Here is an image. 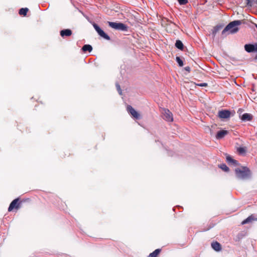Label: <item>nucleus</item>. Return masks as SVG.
<instances>
[{
  "label": "nucleus",
  "instance_id": "1",
  "mask_svg": "<svg viewBox=\"0 0 257 257\" xmlns=\"http://www.w3.org/2000/svg\"><path fill=\"white\" fill-rule=\"evenodd\" d=\"M235 173L237 178L241 180L248 179L251 177L250 170L246 167L241 166L235 169Z\"/></svg>",
  "mask_w": 257,
  "mask_h": 257
},
{
  "label": "nucleus",
  "instance_id": "2",
  "mask_svg": "<svg viewBox=\"0 0 257 257\" xmlns=\"http://www.w3.org/2000/svg\"><path fill=\"white\" fill-rule=\"evenodd\" d=\"M241 24L240 20H235L229 23L223 29L222 34H224L227 31H230V33L234 34L238 31V26Z\"/></svg>",
  "mask_w": 257,
  "mask_h": 257
},
{
  "label": "nucleus",
  "instance_id": "3",
  "mask_svg": "<svg viewBox=\"0 0 257 257\" xmlns=\"http://www.w3.org/2000/svg\"><path fill=\"white\" fill-rule=\"evenodd\" d=\"M108 24L109 27L115 30H121L122 31H127V26L123 23L108 22Z\"/></svg>",
  "mask_w": 257,
  "mask_h": 257
},
{
  "label": "nucleus",
  "instance_id": "4",
  "mask_svg": "<svg viewBox=\"0 0 257 257\" xmlns=\"http://www.w3.org/2000/svg\"><path fill=\"white\" fill-rule=\"evenodd\" d=\"M93 26L100 36L105 40H110V37L108 36L102 30H101L96 24L94 23Z\"/></svg>",
  "mask_w": 257,
  "mask_h": 257
},
{
  "label": "nucleus",
  "instance_id": "5",
  "mask_svg": "<svg viewBox=\"0 0 257 257\" xmlns=\"http://www.w3.org/2000/svg\"><path fill=\"white\" fill-rule=\"evenodd\" d=\"M163 118L167 121L171 122L173 120L172 112L168 109H164L162 112Z\"/></svg>",
  "mask_w": 257,
  "mask_h": 257
},
{
  "label": "nucleus",
  "instance_id": "6",
  "mask_svg": "<svg viewBox=\"0 0 257 257\" xmlns=\"http://www.w3.org/2000/svg\"><path fill=\"white\" fill-rule=\"evenodd\" d=\"M244 49L248 53L257 52V43L254 44H245L244 45ZM255 58L257 59V55Z\"/></svg>",
  "mask_w": 257,
  "mask_h": 257
},
{
  "label": "nucleus",
  "instance_id": "7",
  "mask_svg": "<svg viewBox=\"0 0 257 257\" xmlns=\"http://www.w3.org/2000/svg\"><path fill=\"white\" fill-rule=\"evenodd\" d=\"M127 110L134 118L139 119L140 117L139 113L131 105H127Z\"/></svg>",
  "mask_w": 257,
  "mask_h": 257
},
{
  "label": "nucleus",
  "instance_id": "8",
  "mask_svg": "<svg viewBox=\"0 0 257 257\" xmlns=\"http://www.w3.org/2000/svg\"><path fill=\"white\" fill-rule=\"evenodd\" d=\"M19 201V198H16L14 199L10 204L9 208H8V211H11L13 210V209H18L19 208V204L20 203L18 202Z\"/></svg>",
  "mask_w": 257,
  "mask_h": 257
},
{
  "label": "nucleus",
  "instance_id": "9",
  "mask_svg": "<svg viewBox=\"0 0 257 257\" xmlns=\"http://www.w3.org/2000/svg\"><path fill=\"white\" fill-rule=\"evenodd\" d=\"M239 118L244 122L250 121L252 119L253 115L250 113H244L240 116Z\"/></svg>",
  "mask_w": 257,
  "mask_h": 257
},
{
  "label": "nucleus",
  "instance_id": "10",
  "mask_svg": "<svg viewBox=\"0 0 257 257\" xmlns=\"http://www.w3.org/2000/svg\"><path fill=\"white\" fill-rule=\"evenodd\" d=\"M230 116V112L228 110H222L218 112V116L221 118H228Z\"/></svg>",
  "mask_w": 257,
  "mask_h": 257
},
{
  "label": "nucleus",
  "instance_id": "11",
  "mask_svg": "<svg viewBox=\"0 0 257 257\" xmlns=\"http://www.w3.org/2000/svg\"><path fill=\"white\" fill-rule=\"evenodd\" d=\"M228 132L226 130H221L218 131L216 135V138L217 140H220L223 138L226 135H227Z\"/></svg>",
  "mask_w": 257,
  "mask_h": 257
},
{
  "label": "nucleus",
  "instance_id": "12",
  "mask_svg": "<svg viewBox=\"0 0 257 257\" xmlns=\"http://www.w3.org/2000/svg\"><path fill=\"white\" fill-rule=\"evenodd\" d=\"M226 159L227 162L230 165H232L235 166L238 164V162L236 160L233 159L231 156L229 155L226 156Z\"/></svg>",
  "mask_w": 257,
  "mask_h": 257
},
{
  "label": "nucleus",
  "instance_id": "13",
  "mask_svg": "<svg viewBox=\"0 0 257 257\" xmlns=\"http://www.w3.org/2000/svg\"><path fill=\"white\" fill-rule=\"evenodd\" d=\"M252 221H257V217H255L253 215H251L248 216L246 219L242 221L241 224H245L251 222Z\"/></svg>",
  "mask_w": 257,
  "mask_h": 257
},
{
  "label": "nucleus",
  "instance_id": "14",
  "mask_svg": "<svg viewBox=\"0 0 257 257\" xmlns=\"http://www.w3.org/2000/svg\"><path fill=\"white\" fill-rule=\"evenodd\" d=\"M72 34V31L70 29H64L60 31V35L64 37L65 36H70Z\"/></svg>",
  "mask_w": 257,
  "mask_h": 257
},
{
  "label": "nucleus",
  "instance_id": "15",
  "mask_svg": "<svg viewBox=\"0 0 257 257\" xmlns=\"http://www.w3.org/2000/svg\"><path fill=\"white\" fill-rule=\"evenodd\" d=\"M211 246L216 251H219L221 249L220 244L217 241L213 242L211 243Z\"/></svg>",
  "mask_w": 257,
  "mask_h": 257
},
{
  "label": "nucleus",
  "instance_id": "16",
  "mask_svg": "<svg viewBox=\"0 0 257 257\" xmlns=\"http://www.w3.org/2000/svg\"><path fill=\"white\" fill-rule=\"evenodd\" d=\"M82 50L84 52L86 51L90 52L92 50V47L90 45L85 44L82 47Z\"/></svg>",
  "mask_w": 257,
  "mask_h": 257
},
{
  "label": "nucleus",
  "instance_id": "17",
  "mask_svg": "<svg viewBox=\"0 0 257 257\" xmlns=\"http://www.w3.org/2000/svg\"><path fill=\"white\" fill-rule=\"evenodd\" d=\"M175 46L179 49L182 50L184 48V45L180 40H177L175 43Z\"/></svg>",
  "mask_w": 257,
  "mask_h": 257
},
{
  "label": "nucleus",
  "instance_id": "18",
  "mask_svg": "<svg viewBox=\"0 0 257 257\" xmlns=\"http://www.w3.org/2000/svg\"><path fill=\"white\" fill-rule=\"evenodd\" d=\"M161 249H156L153 252L151 253L148 257H157L161 252Z\"/></svg>",
  "mask_w": 257,
  "mask_h": 257
},
{
  "label": "nucleus",
  "instance_id": "19",
  "mask_svg": "<svg viewBox=\"0 0 257 257\" xmlns=\"http://www.w3.org/2000/svg\"><path fill=\"white\" fill-rule=\"evenodd\" d=\"M28 11V9L27 8H21L20 10H19V14L20 15H23V16H26L27 12Z\"/></svg>",
  "mask_w": 257,
  "mask_h": 257
},
{
  "label": "nucleus",
  "instance_id": "20",
  "mask_svg": "<svg viewBox=\"0 0 257 257\" xmlns=\"http://www.w3.org/2000/svg\"><path fill=\"white\" fill-rule=\"evenodd\" d=\"M219 168L225 172H228L229 168L225 164H221L219 166Z\"/></svg>",
  "mask_w": 257,
  "mask_h": 257
},
{
  "label": "nucleus",
  "instance_id": "21",
  "mask_svg": "<svg viewBox=\"0 0 257 257\" xmlns=\"http://www.w3.org/2000/svg\"><path fill=\"white\" fill-rule=\"evenodd\" d=\"M176 60L179 66L182 67L183 66V62L179 57H176Z\"/></svg>",
  "mask_w": 257,
  "mask_h": 257
},
{
  "label": "nucleus",
  "instance_id": "22",
  "mask_svg": "<svg viewBox=\"0 0 257 257\" xmlns=\"http://www.w3.org/2000/svg\"><path fill=\"white\" fill-rule=\"evenodd\" d=\"M237 152L240 154H244V153H245V151H246L245 149L244 148H243V147H239V148H237Z\"/></svg>",
  "mask_w": 257,
  "mask_h": 257
},
{
  "label": "nucleus",
  "instance_id": "23",
  "mask_svg": "<svg viewBox=\"0 0 257 257\" xmlns=\"http://www.w3.org/2000/svg\"><path fill=\"white\" fill-rule=\"evenodd\" d=\"M115 85H116V89H117V90L118 93L120 95H121L122 91H121L120 85H119V84L118 83H116Z\"/></svg>",
  "mask_w": 257,
  "mask_h": 257
},
{
  "label": "nucleus",
  "instance_id": "24",
  "mask_svg": "<svg viewBox=\"0 0 257 257\" xmlns=\"http://www.w3.org/2000/svg\"><path fill=\"white\" fill-rule=\"evenodd\" d=\"M180 5H184L188 3V0H177Z\"/></svg>",
  "mask_w": 257,
  "mask_h": 257
},
{
  "label": "nucleus",
  "instance_id": "25",
  "mask_svg": "<svg viewBox=\"0 0 257 257\" xmlns=\"http://www.w3.org/2000/svg\"><path fill=\"white\" fill-rule=\"evenodd\" d=\"M243 111V109L242 108H239L237 111V113H238L239 115V117L240 115L242 114V112Z\"/></svg>",
  "mask_w": 257,
  "mask_h": 257
},
{
  "label": "nucleus",
  "instance_id": "26",
  "mask_svg": "<svg viewBox=\"0 0 257 257\" xmlns=\"http://www.w3.org/2000/svg\"><path fill=\"white\" fill-rule=\"evenodd\" d=\"M197 85H198L199 86H201V87H206L207 86V84L206 83H202L197 84Z\"/></svg>",
  "mask_w": 257,
  "mask_h": 257
},
{
  "label": "nucleus",
  "instance_id": "27",
  "mask_svg": "<svg viewBox=\"0 0 257 257\" xmlns=\"http://www.w3.org/2000/svg\"><path fill=\"white\" fill-rule=\"evenodd\" d=\"M247 1V3H246V4L247 6H251V2L250 0H246Z\"/></svg>",
  "mask_w": 257,
  "mask_h": 257
},
{
  "label": "nucleus",
  "instance_id": "28",
  "mask_svg": "<svg viewBox=\"0 0 257 257\" xmlns=\"http://www.w3.org/2000/svg\"><path fill=\"white\" fill-rule=\"evenodd\" d=\"M184 69H185L186 71H188V72H190V70H191V69H190V67H189V66L185 67L184 68Z\"/></svg>",
  "mask_w": 257,
  "mask_h": 257
},
{
  "label": "nucleus",
  "instance_id": "29",
  "mask_svg": "<svg viewBox=\"0 0 257 257\" xmlns=\"http://www.w3.org/2000/svg\"><path fill=\"white\" fill-rule=\"evenodd\" d=\"M218 30V28H217V27H216L214 28L215 33H216Z\"/></svg>",
  "mask_w": 257,
  "mask_h": 257
}]
</instances>
